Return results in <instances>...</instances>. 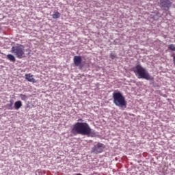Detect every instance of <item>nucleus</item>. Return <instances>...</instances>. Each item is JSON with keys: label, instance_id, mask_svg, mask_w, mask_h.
<instances>
[{"label": "nucleus", "instance_id": "1", "mask_svg": "<svg viewBox=\"0 0 175 175\" xmlns=\"http://www.w3.org/2000/svg\"><path fill=\"white\" fill-rule=\"evenodd\" d=\"M71 133L73 135L77 136V135H95L94 131L91 129L90 126L86 122H76L73 125L71 129Z\"/></svg>", "mask_w": 175, "mask_h": 175}, {"label": "nucleus", "instance_id": "2", "mask_svg": "<svg viewBox=\"0 0 175 175\" xmlns=\"http://www.w3.org/2000/svg\"><path fill=\"white\" fill-rule=\"evenodd\" d=\"M113 103L118 107H121L122 109L126 107L125 96L120 92L113 93Z\"/></svg>", "mask_w": 175, "mask_h": 175}, {"label": "nucleus", "instance_id": "3", "mask_svg": "<svg viewBox=\"0 0 175 175\" xmlns=\"http://www.w3.org/2000/svg\"><path fill=\"white\" fill-rule=\"evenodd\" d=\"M133 72L137 76L138 79H144L148 81L152 79L148 71L140 64L135 66V67L133 68Z\"/></svg>", "mask_w": 175, "mask_h": 175}, {"label": "nucleus", "instance_id": "4", "mask_svg": "<svg viewBox=\"0 0 175 175\" xmlns=\"http://www.w3.org/2000/svg\"><path fill=\"white\" fill-rule=\"evenodd\" d=\"M11 53L17 57V58L22 59L25 57V50L22 44H18L15 46H12Z\"/></svg>", "mask_w": 175, "mask_h": 175}, {"label": "nucleus", "instance_id": "5", "mask_svg": "<svg viewBox=\"0 0 175 175\" xmlns=\"http://www.w3.org/2000/svg\"><path fill=\"white\" fill-rule=\"evenodd\" d=\"M104 149H105V145L102 143H98L97 145L94 146L92 150L95 154H100L103 152Z\"/></svg>", "mask_w": 175, "mask_h": 175}, {"label": "nucleus", "instance_id": "6", "mask_svg": "<svg viewBox=\"0 0 175 175\" xmlns=\"http://www.w3.org/2000/svg\"><path fill=\"white\" fill-rule=\"evenodd\" d=\"M172 3L170 0H160V7L169 9Z\"/></svg>", "mask_w": 175, "mask_h": 175}, {"label": "nucleus", "instance_id": "7", "mask_svg": "<svg viewBox=\"0 0 175 175\" xmlns=\"http://www.w3.org/2000/svg\"><path fill=\"white\" fill-rule=\"evenodd\" d=\"M74 64H75L76 66H79L80 64H81L82 59L81 56H74L73 59Z\"/></svg>", "mask_w": 175, "mask_h": 175}, {"label": "nucleus", "instance_id": "8", "mask_svg": "<svg viewBox=\"0 0 175 175\" xmlns=\"http://www.w3.org/2000/svg\"><path fill=\"white\" fill-rule=\"evenodd\" d=\"M25 77H26V80H27V81L31 83H35V79L33 78V75H31V74H26Z\"/></svg>", "mask_w": 175, "mask_h": 175}, {"label": "nucleus", "instance_id": "9", "mask_svg": "<svg viewBox=\"0 0 175 175\" xmlns=\"http://www.w3.org/2000/svg\"><path fill=\"white\" fill-rule=\"evenodd\" d=\"M7 59H8L10 62H12L13 63H14L16 61V58L14 55H13L12 54L7 55Z\"/></svg>", "mask_w": 175, "mask_h": 175}, {"label": "nucleus", "instance_id": "10", "mask_svg": "<svg viewBox=\"0 0 175 175\" xmlns=\"http://www.w3.org/2000/svg\"><path fill=\"white\" fill-rule=\"evenodd\" d=\"M15 109L18 110L20 108L22 107V102L21 101H16L14 105Z\"/></svg>", "mask_w": 175, "mask_h": 175}, {"label": "nucleus", "instance_id": "11", "mask_svg": "<svg viewBox=\"0 0 175 175\" xmlns=\"http://www.w3.org/2000/svg\"><path fill=\"white\" fill-rule=\"evenodd\" d=\"M51 16L53 17V19L59 18V17H61V13H59V12H55V14L51 15Z\"/></svg>", "mask_w": 175, "mask_h": 175}, {"label": "nucleus", "instance_id": "12", "mask_svg": "<svg viewBox=\"0 0 175 175\" xmlns=\"http://www.w3.org/2000/svg\"><path fill=\"white\" fill-rule=\"evenodd\" d=\"M19 96L23 101H26L28 99V97L23 94H20Z\"/></svg>", "mask_w": 175, "mask_h": 175}, {"label": "nucleus", "instance_id": "13", "mask_svg": "<svg viewBox=\"0 0 175 175\" xmlns=\"http://www.w3.org/2000/svg\"><path fill=\"white\" fill-rule=\"evenodd\" d=\"M168 49L172 51H175V46L173 44H169Z\"/></svg>", "mask_w": 175, "mask_h": 175}, {"label": "nucleus", "instance_id": "14", "mask_svg": "<svg viewBox=\"0 0 175 175\" xmlns=\"http://www.w3.org/2000/svg\"><path fill=\"white\" fill-rule=\"evenodd\" d=\"M109 57L111 59H114L116 57V55L111 53L110 55H109Z\"/></svg>", "mask_w": 175, "mask_h": 175}, {"label": "nucleus", "instance_id": "15", "mask_svg": "<svg viewBox=\"0 0 175 175\" xmlns=\"http://www.w3.org/2000/svg\"><path fill=\"white\" fill-rule=\"evenodd\" d=\"M7 106L9 107L8 108L9 109H12L11 107H12V103L8 104V105H7Z\"/></svg>", "mask_w": 175, "mask_h": 175}, {"label": "nucleus", "instance_id": "16", "mask_svg": "<svg viewBox=\"0 0 175 175\" xmlns=\"http://www.w3.org/2000/svg\"><path fill=\"white\" fill-rule=\"evenodd\" d=\"M173 60H174V64H175V55L173 57Z\"/></svg>", "mask_w": 175, "mask_h": 175}, {"label": "nucleus", "instance_id": "17", "mask_svg": "<svg viewBox=\"0 0 175 175\" xmlns=\"http://www.w3.org/2000/svg\"><path fill=\"white\" fill-rule=\"evenodd\" d=\"M76 175H82L81 174H76Z\"/></svg>", "mask_w": 175, "mask_h": 175}, {"label": "nucleus", "instance_id": "18", "mask_svg": "<svg viewBox=\"0 0 175 175\" xmlns=\"http://www.w3.org/2000/svg\"><path fill=\"white\" fill-rule=\"evenodd\" d=\"M79 121H82V119H79Z\"/></svg>", "mask_w": 175, "mask_h": 175}]
</instances>
